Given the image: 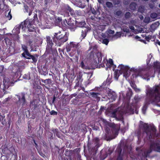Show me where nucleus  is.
<instances>
[{"instance_id": "obj_37", "label": "nucleus", "mask_w": 160, "mask_h": 160, "mask_svg": "<svg viewBox=\"0 0 160 160\" xmlns=\"http://www.w3.org/2000/svg\"><path fill=\"white\" fill-rule=\"evenodd\" d=\"M106 5L109 8H112L113 7L112 3L110 2L107 1L106 3Z\"/></svg>"}, {"instance_id": "obj_41", "label": "nucleus", "mask_w": 160, "mask_h": 160, "mask_svg": "<svg viewBox=\"0 0 160 160\" xmlns=\"http://www.w3.org/2000/svg\"><path fill=\"white\" fill-rule=\"evenodd\" d=\"M109 42V40L107 38H104L103 39L102 42L103 43L107 45Z\"/></svg>"}, {"instance_id": "obj_60", "label": "nucleus", "mask_w": 160, "mask_h": 160, "mask_svg": "<svg viewBox=\"0 0 160 160\" xmlns=\"http://www.w3.org/2000/svg\"><path fill=\"white\" fill-rule=\"evenodd\" d=\"M56 97H55V96H54L52 100V103L54 104L55 103V101L56 100Z\"/></svg>"}, {"instance_id": "obj_42", "label": "nucleus", "mask_w": 160, "mask_h": 160, "mask_svg": "<svg viewBox=\"0 0 160 160\" xmlns=\"http://www.w3.org/2000/svg\"><path fill=\"white\" fill-rule=\"evenodd\" d=\"M122 151V150H121L120 152L119 153V155L118 156L117 160H123V158L122 156H121V153Z\"/></svg>"}, {"instance_id": "obj_25", "label": "nucleus", "mask_w": 160, "mask_h": 160, "mask_svg": "<svg viewBox=\"0 0 160 160\" xmlns=\"http://www.w3.org/2000/svg\"><path fill=\"white\" fill-rule=\"evenodd\" d=\"M153 67L156 69L158 70L159 72H160V63L157 61L154 62Z\"/></svg>"}, {"instance_id": "obj_28", "label": "nucleus", "mask_w": 160, "mask_h": 160, "mask_svg": "<svg viewBox=\"0 0 160 160\" xmlns=\"http://www.w3.org/2000/svg\"><path fill=\"white\" fill-rule=\"evenodd\" d=\"M54 134H55L57 136L58 138H60L61 136L60 133L58 132V129H55L52 130Z\"/></svg>"}, {"instance_id": "obj_54", "label": "nucleus", "mask_w": 160, "mask_h": 160, "mask_svg": "<svg viewBox=\"0 0 160 160\" xmlns=\"http://www.w3.org/2000/svg\"><path fill=\"white\" fill-rule=\"evenodd\" d=\"M145 39L147 41H149L151 39L149 36H146L145 37Z\"/></svg>"}, {"instance_id": "obj_23", "label": "nucleus", "mask_w": 160, "mask_h": 160, "mask_svg": "<svg viewBox=\"0 0 160 160\" xmlns=\"http://www.w3.org/2000/svg\"><path fill=\"white\" fill-rule=\"evenodd\" d=\"M83 74L82 72H79L78 74L77 77V79L80 81V82H82L83 80V79L82 78Z\"/></svg>"}, {"instance_id": "obj_64", "label": "nucleus", "mask_w": 160, "mask_h": 160, "mask_svg": "<svg viewBox=\"0 0 160 160\" xmlns=\"http://www.w3.org/2000/svg\"><path fill=\"white\" fill-rule=\"evenodd\" d=\"M42 144H43V146L44 147H46L47 146V143L46 142H45L44 141V142H42Z\"/></svg>"}, {"instance_id": "obj_56", "label": "nucleus", "mask_w": 160, "mask_h": 160, "mask_svg": "<svg viewBox=\"0 0 160 160\" xmlns=\"http://www.w3.org/2000/svg\"><path fill=\"white\" fill-rule=\"evenodd\" d=\"M109 63L111 65H113V61L111 59H109Z\"/></svg>"}, {"instance_id": "obj_21", "label": "nucleus", "mask_w": 160, "mask_h": 160, "mask_svg": "<svg viewBox=\"0 0 160 160\" xmlns=\"http://www.w3.org/2000/svg\"><path fill=\"white\" fill-rule=\"evenodd\" d=\"M121 72V71H119L118 69H116L114 72V78L117 80L118 79V77L120 75L122 74Z\"/></svg>"}, {"instance_id": "obj_27", "label": "nucleus", "mask_w": 160, "mask_h": 160, "mask_svg": "<svg viewBox=\"0 0 160 160\" xmlns=\"http://www.w3.org/2000/svg\"><path fill=\"white\" fill-rule=\"evenodd\" d=\"M87 31L88 30L87 28H85V29L82 30V33L81 34V37L82 38V39H83L86 37Z\"/></svg>"}, {"instance_id": "obj_35", "label": "nucleus", "mask_w": 160, "mask_h": 160, "mask_svg": "<svg viewBox=\"0 0 160 160\" xmlns=\"http://www.w3.org/2000/svg\"><path fill=\"white\" fill-rule=\"evenodd\" d=\"M122 29L124 32H125L127 33L129 32V30L128 27L127 26H124L122 27Z\"/></svg>"}, {"instance_id": "obj_63", "label": "nucleus", "mask_w": 160, "mask_h": 160, "mask_svg": "<svg viewBox=\"0 0 160 160\" xmlns=\"http://www.w3.org/2000/svg\"><path fill=\"white\" fill-rule=\"evenodd\" d=\"M134 90L136 92H139L140 91V90L139 89L137 88V87H136L135 89H134Z\"/></svg>"}, {"instance_id": "obj_43", "label": "nucleus", "mask_w": 160, "mask_h": 160, "mask_svg": "<svg viewBox=\"0 0 160 160\" xmlns=\"http://www.w3.org/2000/svg\"><path fill=\"white\" fill-rule=\"evenodd\" d=\"M138 11L142 13L144 11V7L142 6H139L138 8Z\"/></svg>"}, {"instance_id": "obj_34", "label": "nucleus", "mask_w": 160, "mask_h": 160, "mask_svg": "<svg viewBox=\"0 0 160 160\" xmlns=\"http://www.w3.org/2000/svg\"><path fill=\"white\" fill-rule=\"evenodd\" d=\"M79 101V99L78 98L76 97L75 98H74L72 100V102L74 104L76 105L78 102Z\"/></svg>"}, {"instance_id": "obj_6", "label": "nucleus", "mask_w": 160, "mask_h": 160, "mask_svg": "<svg viewBox=\"0 0 160 160\" xmlns=\"http://www.w3.org/2000/svg\"><path fill=\"white\" fill-rule=\"evenodd\" d=\"M93 142H88V147L89 150L96 153L98 148L100 147V139L99 138L95 137L92 139Z\"/></svg>"}, {"instance_id": "obj_19", "label": "nucleus", "mask_w": 160, "mask_h": 160, "mask_svg": "<svg viewBox=\"0 0 160 160\" xmlns=\"http://www.w3.org/2000/svg\"><path fill=\"white\" fill-rule=\"evenodd\" d=\"M118 68H120L119 71H121V72L122 74L123 72L128 71L129 69V68L128 66H124L122 64L120 65L118 67Z\"/></svg>"}, {"instance_id": "obj_24", "label": "nucleus", "mask_w": 160, "mask_h": 160, "mask_svg": "<svg viewBox=\"0 0 160 160\" xmlns=\"http://www.w3.org/2000/svg\"><path fill=\"white\" fill-rule=\"evenodd\" d=\"M152 148L150 147V148L148 150L144 152V156L146 158L149 157L150 154L152 152Z\"/></svg>"}, {"instance_id": "obj_12", "label": "nucleus", "mask_w": 160, "mask_h": 160, "mask_svg": "<svg viewBox=\"0 0 160 160\" xmlns=\"http://www.w3.org/2000/svg\"><path fill=\"white\" fill-rule=\"evenodd\" d=\"M150 148L155 151L160 152V145L158 142H153L150 145Z\"/></svg>"}, {"instance_id": "obj_13", "label": "nucleus", "mask_w": 160, "mask_h": 160, "mask_svg": "<svg viewBox=\"0 0 160 160\" xmlns=\"http://www.w3.org/2000/svg\"><path fill=\"white\" fill-rule=\"evenodd\" d=\"M138 75L144 79H146L149 76V72L147 70H143L140 71L138 72Z\"/></svg>"}, {"instance_id": "obj_59", "label": "nucleus", "mask_w": 160, "mask_h": 160, "mask_svg": "<svg viewBox=\"0 0 160 160\" xmlns=\"http://www.w3.org/2000/svg\"><path fill=\"white\" fill-rule=\"evenodd\" d=\"M128 89H129V92H128V93H130V95L132 96L133 94L132 91V89L130 88H129Z\"/></svg>"}, {"instance_id": "obj_22", "label": "nucleus", "mask_w": 160, "mask_h": 160, "mask_svg": "<svg viewBox=\"0 0 160 160\" xmlns=\"http://www.w3.org/2000/svg\"><path fill=\"white\" fill-rule=\"evenodd\" d=\"M114 14L116 17L120 18L122 15V12L121 10H118L114 11Z\"/></svg>"}, {"instance_id": "obj_39", "label": "nucleus", "mask_w": 160, "mask_h": 160, "mask_svg": "<svg viewBox=\"0 0 160 160\" xmlns=\"http://www.w3.org/2000/svg\"><path fill=\"white\" fill-rule=\"evenodd\" d=\"M150 16L152 18L155 19L157 18L158 14L156 12H152Z\"/></svg>"}, {"instance_id": "obj_17", "label": "nucleus", "mask_w": 160, "mask_h": 160, "mask_svg": "<svg viewBox=\"0 0 160 160\" xmlns=\"http://www.w3.org/2000/svg\"><path fill=\"white\" fill-rule=\"evenodd\" d=\"M53 1H54V0H44V5L45 7L44 9L45 11L48 10L50 7V5Z\"/></svg>"}, {"instance_id": "obj_51", "label": "nucleus", "mask_w": 160, "mask_h": 160, "mask_svg": "<svg viewBox=\"0 0 160 160\" xmlns=\"http://www.w3.org/2000/svg\"><path fill=\"white\" fill-rule=\"evenodd\" d=\"M7 18H8V20H10L12 18V16L11 14L10 11L8 13L7 16Z\"/></svg>"}, {"instance_id": "obj_15", "label": "nucleus", "mask_w": 160, "mask_h": 160, "mask_svg": "<svg viewBox=\"0 0 160 160\" xmlns=\"http://www.w3.org/2000/svg\"><path fill=\"white\" fill-rule=\"evenodd\" d=\"M119 112H118L117 110L116 109L114 110L112 113V117L114 118H115L117 120H121L123 119V116L122 114L120 113L118 118L117 117V114Z\"/></svg>"}, {"instance_id": "obj_29", "label": "nucleus", "mask_w": 160, "mask_h": 160, "mask_svg": "<svg viewBox=\"0 0 160 160\" xmlns=\"http://www.w3.org/2000/svg\"><path fill=\"white\" fill-rule=\"evenodd\" d=\"M109 126L112 128L113 130H115V134L118 135V131L116 129V125L114 123H111L109 124Z\"/></svg>"}, {"instance_id": "obj_31", "label": "nucleus", "mask_w": 160, "mask_h": 160, "mask_svg": "<svg viewBox=\"0 0 160 160\" xmlns=\"http://www.w3.org/2000/svg\"><path fill=\"white\" fill-rule=\"evenodd\" d=\"M132 15L131 13L129 12H126L124 14V18L126 19H129Z\"/></svg>"}, {"instance_id": "obj_2", "label": "nucleus", "mask_w": 160, "mask_h": 160, "mask_svg": "<svg viewBox=\"0 0 160 160\" xmlns=\"http://www.w3.org/2000/svg\"><path fill=\"white\" fill-rule=\"evenodd\" d=\"M98 47L97 45H91L88 51L92 50L89 54V58L95 66L98 64H101L102 55L101 52H97Z\"/></svg>"}, {"instance_id": "obj_4", "label": "nucleus", "mask_w": 160, "mask_h": 160, "mask_svg": "<svg viewBox=\"0 0 160 160\" xmlns=\"http://www.w3.org/2000/svg\"><path fill=\"white\" fill-rule=\"evenodd\" d=\"M69 33L64 31H58L54 33L52 37L53 41L59 47L67 42L68 38Z\"/></svg>"}, {"instance_id": "obj_20", "label": "nucleus", "mask_w": 160, "mask_h": 160, "mask_svg": "<svg viewBox=\"0 0 160 160\" xmlns=\"http://www.w3.org/2000/svg\"><path fill=\"white\" fill-rule=\"evenodd\" d=\"M109 99L112 101H115L117 98V95L115 92H109L108 93Z\"/></svg>"}, {"instance_id": "obj_57", "label": "nucleus", "mask_w": 160, "mask_h": 160, "mask_svg": "<svg viewBox=\"0 0 160 160\" xmlns=\"http://www.w3.org/2000/svg\"><path fill=\"white\" fill-rule=\"evenodd\" d=\"M112 151L110 149H109L108 150V152L107 154V156H108V154L109 155H110L111 154V153H112Z\"/></svg>"}, {"instance_id": "obj_48", "label": "nucleus", "mask_w": 160, "mask_h": 160, "mask_svg": "<svg viewBox=\"0 0 160 160\" xmlns=\"http://www.w3.org/2000/svg\"><path fill=\"white\" fill-rule=\"evenodd\" d=\"M90 11L92 14H93L94 15H96V12L95 10L93 8H90Z\"/></svg>"}, {"instance_id": "obj_62", "label": "nucleus", "mask_w": 160, "mask_h": 160, "mask_svg": "<svg viewBox=\"0 0 160 160\" xmlns=\"http://www.w3.org/2000/svg\"><path fill=\"white\" fill-rule=\"evenodd\" d=\"M98 1L100 4H103L104 3L103 0H98Z\"/></svg>"}, {"instance_id": "obj_44", "label": "nucleus", "mask_w": 160, "mask_h": 160, "mask_svg": "<svg viewBox=\"0 0 160 160\" xmlns=\"http://www.w3.org/2000/svg\"><path fill=\"white\" fill-rule=\"evenodd\" d=\"M147 108V106L146 104H145L142 108V111L143 113L145 114Z\"/></svg>"}, {"instance_id": "obj_11", "label": "nucleus", "mask_w": 160, "mask_h": 160, "mask_svg": "<svg viewBox=\"0 0 160 160\" xmlns=\"http://www.w3.org/2000/svg\"><path fill=\"white\" fill-rule=\"evenodd\" d=\"M78 43L73 42H70L69 45L66 46V49L67 52H69L71 51L72 48L76 49L78 48Z\"/></svg>"}, {"instance_id": "obj_55", "label": "nucleus", "mask_w": 160, "mask_h": 160, "mask_svg": "<svg viewBox=\"0 0 160 160\" xmlns=\"http://www.w3.org/2000/svg\"><path fill=\"white\" fill-rule=\"evenodd\" d=\"M131 86L132 88L134 89H135V88L137 87L136 85L134 83H132V84H131Z\"/></svg>"}, {"instance_id": "obj_1", "label": "nucleus", "mask_w": 160, "mask_h": 160, "mask_svg": "<svg viewBox=\"0 0 160 160\" xmlns=\"http://www.w3.org/2000/svg\"><path fill=\"white\" fill-rule=\"evenodd\" d=\"M38 23L37 14L35 13L33 17V19L28 20L26 19L23 22L16 27L15 30L19 31L21 28L22 29L25 30L26 28L28 29V31L29 32H35L36 30V24Z\"/></svg>"}, {"instance_id": "obj_3", "label": "nucleus", "mask_w": 160, "mask_h": 160, "mask_svg": "<svg viewBox=\"0 0 160 160\" xmlns=\"http://www.w3.org/2000/svg\"><path fill=\"white\" fill-rule=\"evenodd\" d=\"M148 98L150 102L152 103L160 100V86L155 85L148 91Z\"/></svg>"}, {"instance_id": "obj_47", "label": "nucleus", "mask_w": 160, "mask_h": 160, "mask_svg": "<svg viewBox=\"0 0 160 160\" xmlns=\"http://www.w3.org/2000/svg\"><path fill=\"white\" fill-rule=\"evenodd\" d=\"M4 68V66L3 65L0 66V74H2L3 73Z\"/></svg>"}, {"instance_id": "obj_58", "label": "nucleus", "mask_w": 160, "mask_h": 160, "mask_svg": "<svg viewBox=\"0 0 160 160\" xmlns=\"http://www.w3.org/2000/svg\"><path fill=\"white\" fill-rule=\"evenodd\" d=\"M108 33L110 34H113L114 33V31L113 30H109L108 32Z\"/></svg>"}, {"instance_id": "obj_40", "label": "nucleus", "mask_w": 160, "mask_h": 160, "mask_svg": "<svg viewBox=\"0 0 160 160\" xmlns=\"http://www.w3.org/2000/svg\"><path fill=\"white\" fill-rule=\"evenodd\" d=\"M79 66L83 69H85L86 68L85 64H84V63L83 61H82Z\"/></svg>"}, {"instance_id": "obj_38", "label": "nucleus", "mask_w": 160, "mask_h": 160, "mask_svg": "<svg viewBox=\"0 0 160 160\" xmlns=\"http://www.w3.org/2000/svg\"><path fill=\"white\" fill-rule=\"evenodd\" d=\"M55 22L56 23H60L62 21V18L61 17H55Z\"/></svg>"}, {"instance_id": "obj_10", "label": "nucleus", "mask_w": 160, "mask_h": 160, "mask_svg": "<svg viewBox=\"0 0 160 160\" xmlns=\"http://www.w3.org/2000/svg\"><path fill=\"white\" fill-rule=\"evenodd\" d=\"M16 96L18 99V101L16 102L17 104L19 103L21 104L23 106L26 104L27 101L25 98V94L24 92H22L19 95H16Z\"/></svg>"}, {"instance_id": "obj_8", "label": "nucleus", "mask_w": 160, "mask_h": 160, "mask_svg": "<svg viewBox=\"0 0 160 160\" xmlns=\"http://www.w3.org/2000/svg\"><path fill=\"white\" fill-rule=\"evenodd\" d=\"M59 12L61 14L63 15L64 17H69V12L72 16L74 17L75 15L74 10L68 5H65L62 6Z\"/></svg>"}, {"instance_id": "obj_18", "label": "nucleus", "mask_w": 160, "mask_h": 160, "mask_svg": "<svg viewBox=\"0 0 160 160\" xmlns=\"http://www.w3.org/2000/svg\"><path fill=\"white\" fill-rule=\"evenodd\" d=\"M46 41L47 43V46L49 48H51L53 43L52 42V39L50 36H48L46 37Z\"/></svg>"}, {"instance_id": "obj_53", "label": "nucleus", "mask_w": 160, "mask_h": 160, "mask_svg": "<svg viewBox=\"0 0 160 160\" xmlns=\"http://www.w3.org/2000/svg\"><path fill=\"white\" fill-rule=\"evenodd\" d=\"M156 25V23H154L152 24L151 26V28L152 29H155Z\"/></svg>"}, {"instance_id": "obj_5", "label": "nucleus", "mask_w": 160, "mask_h": 160, "mask_svg": "<svg viewBox=\"0 0 160 160\" xmlns=\"http://www.w3.org/2000/svg\"><path fill=\"white\" fill-rule=\"evenodd\" d=\"M140 127L142 130L143 135L145 133L147 137L148 135V138L149 139H150L152 138L151 131L154 132H155L156 131V129L154 126H149L147 123H146L141 124Z\"/></svg>"}, {"instance_id": "obj_26", "label": "nucleus", "mask_w": 160, "mask_h": 160, "mask_svg": "<svg viewBox=\"0 0 160 160\" xmlns=\"http://www.w3.org/2000/svg\"><path fill=\"white\" fill-rule=\"evenodd\" d=\"M137 4L134 2H131L129 5V8L132 10H134L136 9Z\"/></svg>"}, {"instance_id": "obj_52", "label": "nucleus", "mask_w": 160, "mask_h": 160, "mask_svg": "<svg viewBox=\"0 0 160 160\" xmlns=\"http://www.w3.org/2000/svg\"><path fill=\"white\" fill-rule=\"evenodd\" d=\"M121 35V33L120 32H117L115 35V36L120 37Z\"/></svg>"}, {"instance_id": "obj_50", "label": "nucleus", "mask_w": 160, "mask_h": 160, "mask_svg": "<svg viewBox=\"0 0 160 160\" xmlns=\"http://www.w3.org/2000/svg\"><path fill=\"white\" fill-rule=\"evenodd\" d=\"M46 83L47 84L50 85L52 83V81L51 79H46Z\"/></svg>"}, {"instance_id": "obj_9", "label": "nucleus", "mask_w": 160, "mask_h": 160, "mask_svg": "<svg viewBox=\"0 0 160 160\" xmlns=\"http://www.w3.org/2000/svg\"><path fill=\"white\" fill-rule=\"evenodd\" d=\"M22 48L24 52L22 54V56L28 59H32V62L36 63L37 61L38 56H36L31 55L29 52L27 47L24 45H22Z\"/></svg>"}, {"instance_id": "obj_61", "label": "nucleus", "mask_w": 160, "mask_h": 160, "mask_svg": "<svg viewBox=\"0 0 160 160\" xmlns=\"http://www.w3.org/2000/svg\"><path fill=\"white\" fill-rule=\"evenodd\" d=\"M33 141L34 142V143L35 144V147L36 148H37L38 147V144L37 143L35 142V140L34 139H33Z\"/></svg>"}, {"instance_id": "obj_30", "label": "nucleus", "mask_w": 160, "mask_h": 160, "mask_svg": "<svg viewBox=\"0 0 160 160\" xmlns=\"http://www.w3.org/2000/svg\"><path fill=\"white\" fill-rule=\"evenodd\" d=\"M67 24L70 27L72 28L74 26V23L73 21L71 20L70 18L68 20V21H66Z\"/></svg>"}, {"instance_id": "obj_46", "label": "nucleus", "mask_w": 160, "mask_h": 160, "mask_svg": "<svg viewBox=\"0 0 160 160\" xmlns=\"http://www.w3.org/2000/svg\"><path fill=\"white\" fill-rule=\"evenodd\" d=\"M42 71L43 74L44 75H46L47 74V68L44 67H43L42 69Z\"/></svg>"}, {"instance_id": "obj_32", "label": "nucleus", "mask_w": 160, "mask_h": 160, "mask_svg": "<svg viewBox=\"0 0 160 160\" xmlns=\"http://www.w3.org/2000/svg\"><path fill=\"white\" fill-rule=\"evenodd\" d=\"M22 77L23 78L27 80H30L32 79L30 76V73H29L25 74Z\"/></svg>"}, {"instance_id": "obj_45", "label": "nucleus", "mask_w": 160, "mask_h": 160, "mask_svg": "<svg viewBox=\"0 0 160 160\" xmlns=\"http://www.w3.org/2000/svg\"><path fill=\"white\" fill-rule=\"evenodd\" d=\"M50 114L51 115H57L58 114L57 112L55 111L54 110H52L50 112Z\"/></svg>"}, {"instance_id": "obj_7", "label": "nucleus", "mask_w": 160, "mask_h": 160, "mask_svg": "<svg viewBox=\"0 0 160 160\" xmlns=\"http://www.w3.org/2000/svg\"><path fill=\"white\" fill-rule=\"evenodd\" d=\"M29 107L32 112L35 114H37L40 111L41 106L39 104V100L36 99H33L30 102Z\"/></svg>"}, {"instance_id": "obj_49", "label": "nucleus", "mask_w": 160, "mask_h": 160, "mask_svg": "<svg viewBox=\"0 0 160 160\" xmlns=\"http://www.w3.org/2000/svg\"><path fill=\"white\" fill-rule=\"evenodd\" d=\"M85 23V22H80L79 23V27H84Z\"/></svg>"}, {"instance_id": "obj_14", "label": "nucleus", "mask_w": 160, "mask_h": 160, "mask_svg": "<svg viewBox=\"0 0 160 160\" xmlns=\"http://www.w3.org/2000/svg\"><path fill=\"white\" fill-rule=\"evenodd\" d=\"M33 8V7H29L27 5L24 4L23 11L24 13H28V15L30 16L32 14Z\"/></svg>"}, {"instance_id": "obj_36", "label": "nucleus", "mask_w": 160, "mask_h": 160, "mask_svg": "<svg viewBox=\"0 0 160 160\" xmlns=\"http://www.w3.org/2000/svg\"><path fill=\"white\" fill-rule=\"evenodd\" d=\"M123 76L125 77L126 78H128L130 76V72L128 71H125L123 73Z\"/></svg>"}, {"instance_id": "obj_16", "label": "nucleus", "mask_w": 160, "mask_h": 160, "mask_svg": "<svg viewBox=\"0 0 160 160\" xmlns=\"http://www.w3.org/2000/svg\"><path fill=\"white\" fill-rule=\"evenodd\" d=\"M91 97L94 99L95 101H97L98 102L99 101L100 98L99 96L100 94L98 92H92L90 93Z\"/></svg>"}, {"instance_id": "obj_33", "label": "nucleus", "mask_w": 160, "mask_h": 160, "mask_svg": "<svg viewBox=\"0 0 160 160\" xmlns=\"http://www.w3.org/2000/svg\"><path fill=\"white\" fill-rule=\"evenodd\" d=\"M31 160H42L38 156H32Z\"/></svg>"}]
</instances>
